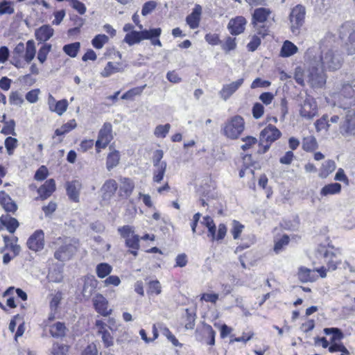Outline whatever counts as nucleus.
Listing matches in <instances>:
<instances>
[{"label": "nucleus", "mask_w": 355, "mask_h": 355, "mask_svg": "<svg viewBox=\"0 0 355 355\" xmlns=\"http://www.w3.org/2000/svg\"><path fill=\"white\" fill-rule=\"evenodd\" d=\"M324 332L327 335H333V340H340L343 338V333L338 328H325Z\"/></svg>", "instance_id": "e2e57ef3"}, {"label": "nucleus", "mask_w": 355, "mask_h": 355, "mask_svg": "<svg viewBox=\"0 0 355 355\" xmlns=\"http://www.w3.org/2000/svg\"><path fill=\"white\" fill-rule=\"evenodd\" d=\"M112 139V125L110 123H105L99 131L95 144L97 152L99 153L101 149L105 148Z\"/></svg>", "instance_id": "f8f14e48"}, {"label": "nucleus", "mask_w": 355, "mask_h": 355, "mask_svg": "<svg viewBox=\"0 0 355 355\" xmlns=\"http://www.w3.org/2000/svg\"><path fill=\"white\" fill-rule=\"evenodd\" d=\"M76 127V122L74 119L70 120L67 123L62 125L60 128L55 130L57 136L63 135Z\"/></svg>", "instance_id": "4c0bfd02"}, {"label": "nucleus", "mask_w": 355, "mask_h": 355, "mask_svg": "<svg viewBox=\"0 0 355 355\" xmlns=\"http://www.w3.org/2000/svg\"><path fill=\"white\" fill-rule=\"evenodd\" d=\"M15 12L13 3L9 1H3L0 3V15H12Z\"/></svg>", "instance_id": "de8ad7c7"}, {"label": "nucleus", "mask_w": 355, "mask_h": 355, "mask_svg": "<svg viewBox=\"0 0 355 355\" xmlns=\"http://www.w3.org/2000/svg\"><path fill=\"white\" fill-rule=\"evenodd\" d=\"M166 164H162L161 166H155L153 171V180L155 183H160L164 179L166 171Z\"/></svg>", "instance_id": "72a5a7b5"}, {"label": "nucleus", "mask_w": 355, "mask_h": 355, "mask_svg": "<svg viewBox=\"0 0 355 355\" xmlns=\"http://www.w3.org/2000/svg\"><path fill=\"white\" fill-rule=\"evenodd\" d=\"M70 5L80 15L85 14L87 10L85 4L78 0H71Z\"/></svg>", "instance_id": "0e129e2a"}, {"label": "nucleus", "mask_w": 355, "mask_h": 355, "mask_svg": "<svg viewBox=\"0 0 355 355\" xmlns=\"http://www.w3.org/2000/svg\"><path fill=\"white\" fill-rule=\"evenodd\" d=\"M260 44L261 38L257 35H253L250 36V41L248 44L247 47L248 51H254Z\"/></svg>", "instance_id": "5fc2aeb1"}, {"label": "nucleus", "mask_w": 355, "mask_h": 355, "mask_svg": "<svg viewBox=\"0 0 355 355\" xmlns=\"http://www.w3.org/2000/svg\"><path fill=\"white\" fill-rule=\"evenodd\" d=\"M0 222L10 233H14L19 226V223L17 219L10 217L8 214L2 215L0 217Z\"/></svg>", "instance_id": "bb28decb"}, {"label": "nucleus", "mask_w": 355, "mask_h": 355, "mask_svg": "<svg viewBox=\"0 0 355 355\" xmlns=\"http://www.w3.org/2000/svg\"><path fill=\"white\" fill-rule=\"evenodd\" d=\"M341 191V185L339 183H331L323 187L320 191V195L327 196L338 194Z\"/></svg>", "instance_id": "c85d7f7f"}, {"label": "nucleus", "mask_w": 355, "mask_h": 355, "mask_svg": "<svg viewBox=\"0 0 355 355\" xmlns=\"http://www.w3.org/2000/svg\"><path fill=\"white\" fill-rule=\"evenodd\" d=\"M125 68V66L120 62H108L101 71V75L105 78L110 77L116 73L123 72Z\"/></svg>", "instance_id": "412c9836"}, {"label": "nucleus", "mask_w": 355, "mask_h": 355, "mask_svg": "<svg viewBox=\"0 0 355 355\" xmlns=\"http://www.w3.org/2000/svg\"><path fill=\"white\" fill-rule=\"evenodd\" d=\"M108 40L109 38L107 35L99 34L92 40V44L94 48L101 49L105 44L107 43Z\"/></svg>", "instance_id": "c03bdc74"}, {"label": "nucleus", "mask_w": 355, "mask_h": 355, "mask_svg": "<svg viewBox=\"0 0 355 355\" xmlns=\"http://www.w3.org/2000/svg\"><path fill=\"white\" fill-rule=\"evenodd\" d=\"M340 134L345 137L355 135V110H349L339 128Z\"/></svg>", "instance_id": "9d476101"}, {"label": "nucleus", "mask_w": 355, "mask_h": 355, "mask_svg": "<svg viewBox=\"0 0 355 355\" xmlns=\"http://www.w3.org/2000/svg\"><path fill=\"white\" fill-rule=\"evenodd\" d=\"M162 33L160 28H153L150 30H144L141 31H132L127 33L124 38V42L132 46L139 43L141 40L152 39V37H159Z\"/></svg>", "instance_id": "0eeeda50"}, {"label": "nucleus", "mask_w": 355, "mask_h": 355, "mask_svg": "<svg viewBox=\"0 0 355 355\" xmlns=\"http://www.w3.org/2000/svg\"><path fill=\"white\" fill-rule=\"evenodd\" d=\"M4 145L8 154L12 155L15 149L17 147L18 140L16 138L8 137L5 139Z\"/></svg>", "instance_id": "37998d69"}, {"label": "nucleus", "mask_w": 355, "mask_h": 355, "mask_svg": "<svg viewBox=\"0 0 355 355\" xmlns=\"http://www.w3.org/2000/svg\"><path fill=\"white\" fill-rule=\"evenodd\" d=\"M51 46L50 44H44L39 50L37 53V59L40 63H44L46 60L47 55L50 52Z\"/></svg>", "instance_id": "8fccbe9b"}, {"label": "nucleus", "mask_w": 355, "mask_h": 355, "mask_svg": "<svg viewBox=\"0 0 355 355\" xmlns=\"http://www.w3.org/2000/svg\"><path fill=\"white\" fill-rule=\"evenodd\" d=\"M55 189V183L53 179L46 180L44 184L38 189V193L41 198H46L49 197Z\"/></svg>", "instance_id": "a878e982"}, {"label": "nucleus", "mask_w": 355, "mask_h": 355, "mask_svg": "<svg viewBox=\"0 0 355 355\" xmlns=\"http://www.w3.org/2000/svg\"><path fill=\"white\" fill-rule=\"evenodd\" d=\"M247 24V20L243 16H238L231 19L228 23L227 28L232 35H239L242 33Z\"/></svg>", "instance_id": "2eb2a0df"}, {"label": "nucleus", "mask_w": 355, "mask_h": 355, "mask_svg": "<svg viewBox=\"0 0 355 355\" xmlns=\"http://www.w3.org/2000/svg\"><path fill=\"white\" fill-rule=\"evenodd\" d=\"M68 107V102L66 99L57 101L51 112H55L59 116L63 114Z\"/></svg>", "instance_id": "09e8293b"}, {"label": "nucleus", "mask_w": 355, "mask_h": 355, "mask_svg": "<svg viewBox=\"0 0 355 355\" xmlns=\"http://www.w3.org/2000/svg\"><path fill=\"white\" fill-rule=\"evenodd\" d=\"M9 101L11 104L17 105L24 102L21 95L18 92H12L9 96Z\"/></svg>", "instance_id": "69168bd1"}, {"label": "nucleus", "mask_w": 355, "mask_h": 355, "mask_svg": "<svg viewBox=\"0 0 355 355\" xmlns=\"http://www.w3.org/2000/svg\"><path fill=\"white\" fill-rule=\"evenodd\" d=\"M97 284L98 282L93 275L85 277L82 294L86 300H89L94 294Z\"/></svg>", "instance_id": "6ab92c4d"}, {"label": "nucleus", "mask_w": 355, "mask_h": 355, "mask_svg": "<svg viewBox=\"0 0 355 355\" xmlns=\"http://www.w3.org/2000/svg\"><path fill=\"white\" fill-rule=\"evenodd\" d=\"M244 129V119L240 116H234L224 123L222 132L226 137L236 139L241 135Z\"/></svg>", "instance_id": "423d86ee"}, {"label": "nucleus", "mask_w": 355, "mask_h": 355, "mask_svg": "<svg viewBox=\"0 0 355 355\" xmlns=\"http://www.w3.org/2000/svg\"><path fill=\"white\" fill-rule=\"evenodd\" d=\"M243 144L241 145V148L243 150L250 149L252 146L257 144V138L251 136H248L242 139Z\"/></svg>", "instance_id": "4d7b16f0"}, {"label": "nucleus", "mask_w": 355, "mask_h": 355, "mask_svg": "<svg viewBox=\"0 0 355 355\" xmlns=\"http://www.w3.org/2000/svg\"><path fill=\"white\" fill-rule=\"evenodd\" d=\"M313 51L305 52L304 60L306 64L305 77L313 88H322L327 81L326 70L322 69L314 60Z\"/></svg>", "instance_id": "f03ea898"}, {"label": "nucleus", "mask_w": 355, "mask_h": 355, "mask_svg": "<svg viewBox=\"0 0 355 355\" xmlns=\"http://www.w3.org/2000/svg\"><path fill=\"white\" fill-rule=\"evenodd\" d=\"M24 60L26 62H31L35 56L36 49L33 40H28L26 44Z\"/></svg>", "instance_id": "2f4dec72"}, {"label": "nucleus", "mask_w": 355, "mask_h": 355, "mask_svg": "<svg viewBox=\"0 0 355 355\" xmlns=\"http://www.w3.org/2000/svg\"><path fill=\"white\" fill-rule=\"evenodd\" d=\"M146 85H144L141 87H137L130 89V90H128V92H126L121 96V99L133 100L135 96H140L142 94V92H143L144 89L146 88Z\"/></svg>", "instance_id": "f704fd0d"}, {"label": "nucleus", "mask_w": 355, "mask_h": 355, "mask_svg": "<svg viewBox=\"0 0 355 355\" xmlns=\"http://www.w3.org/2000/svg\"><path fill=\"white\" fill-rule=\"evenodd\" d=\"M203 224L207 227L209 231L208 236H211V240L214 241L216 238V225L213 219L209 216H205L203 218Z\"/></svg>", "instance_id": "e433bc0d"}, {"label": "nucleus", "mask_w": 355, "mask_h": 355, "mask_svg": "<svg viewBox=\"0 0 355 355\" xmlns=\"http://www.w3.org/2000/svg\"><path fill=\"white\" fill-rule=\"evenodd\" d=\"M125 245L127 247L133 249V250H139V237L137 234H133L132 236L125 239Z\"/></svg>", "instance_id": "603ef678"}, {"label": "nucleus", "mask_w": 355, "mask_h": 355, "mask_svg": "<svg viewBox=\"0 0 355 355\" xmlns=\"http://www.w3.org/2000/svg\"><path fill=\"white\" fill-rule=\"evenodd\" d=\"M80 47V42H74L72 44L64 45L63 47V51L66 54H67L70 57L74 58L77 55Z\"/></svg>", "instance_id": "ea45409f"}, {"label": "nucleus", "mask_w": 355, "mask_h": 355, "mask_svg": "<svg viewBox=\"0 0 355 355\" xmlns=\"http://www.w3.org/2000/svg\"><path fill=\"white\" fill-rule=\"evenodd\" d=\"M201 14L202 7L199 4H196L192 12L186 18L187 24L191 29L197 28L199 26Z\"/></svg>", "instance_id": "aec40b11"}, {"label": "nucleus", "mask_w": 355, "mask_h": 355, "mask_svg": "<svg viewBox=\"0 0 355 355\" xmlns=\"http://www.w3.org/2000/svg\"><path fill=\"white\" fill-rule=\"evenodd\" d=\"M147 293L148 295H158L162 293L161 284L158 280H153L148 282Z\"/></svg>", "instance_id": "79ce46f5"}, {"label": "nucleus", "mask_w": 355, "mask_h": 355, "mask_svg": "<svg viewBox=\"0 0 355 355\" xmlns=\"http://www.w3.org/2000/svg\"><path fill=\"white\" fill-rule=\"evenodd\" d=\"M68 352V347L62 344H54L52 348L53 355H66Z\"/></svg>", "instance_id": "bf43d9fd"}, {"label": "nucleus", "mask_w": 355, "mask_h": 355, "mask_svg": "<svg viewBox=\"0 0 355 355\" xmlns=\"http://www.w3.org/2000/svg\"><path fill=\"white\" fill-rule=\"evenodd\" d=\"M15 122L13 119L5 122V125L2 128L1 132L3 135H12L16 136L15 130Z\"/></svg>", "instance_id": "864d4df0"}, {"label": "nucleus", "mask_w": 355, "mask_h": 355, "mask_svg": "<svg viewBox=\"0 0 355 355\" xmlns=\"http://www.w3.org/2000/svg\"><path fill=\"white\" fill-rule=\"evenodd\" d=\"M298 51V48L293 42L288 40H286L281 49L280 54L282 57L287 58L290 57Z\"/></svg>", "instance_id": "cd10ccee"}, {"label": "nucleus", "mask_w": 355, "mask_h": 355, "mask_svg": "<svg viewBox=\"0 0 355 355\" xmlns=\"http://www.w3.org/2000/svg\"><path fill=\"white\" fill-rule=\"evenodd\" d=\"M112 270V267L107 263H101L96 266V272L97 276L103 279L109 275Z\"/></svg>", "instance_id": "473e14b6"}, {"label": "nucleus", "mask_w": 355, "mask_h": 355, "mask_svg": "<svg viewBox=\"0 0 355 355\" xmlns=\"http://www.w3.org/2000/svg\"><path fill=\"white\" fill-rule=\"evenodd\" d=\"M53 29L49 25L42 26L35 31L36 39L43 42L49 40L53 36Z\"/></svg>", "instance_id": "393cba45"}, {"label": "nucleus", "mask_w": 355, "mask_h": 355, "mask_svg": "<svg viewBox=\"0 0 355 355\" xmlns=\"http://www.w3.org/2000/svg\"><path fill=\"white\" fill-rule=\"evenodd\" d=\"M336 42V35L328 32L318 46L309 48L306 52L313 51L314 60L322 69L328 71H336L341 68L343 63V58L338 51Z\"/></svg>", "instance_id": "f257e3e1"}, {"label": "nucleus", "mask_w": 355, "mask_h": 355, "mask_svg": "<svg viewBox=\"0 0 355 355\" xmlns=\"http://www.w3.org/2000/svg\"><path fill=\"white\" fill-rule=\"evenodd\" d=\"M339 37L344 40L343 49L348 55L355 53V24L352 21L343 23L338 29Z\"/></svg>", "instance_id": "39448f33"}, {"label": "nucleus", "mask_w": 355, "mask_h": 355, "mask_svg": "<svg viewBox=\"0 0 355 355\" xmlns=\"http://www.w3.org/2000/svg\"><path fill=\"white\" fill-rule=\"evenodd\" d=\"M297 277L301 282L306 283L315 281L317 276L314 270L304 266H301L298 268Z\"/></svg>", "instance_id": "5701e85b"}, {"label": "nucleus", "mask_w": 355, "mask_h": 355, "mask_svg": "<svg viewBox=\"0 0 355 355\" xmlns=\"http://www.w3.org/2000/svg\"><path fill=\"white\" fill-rule=\"evenodd\" d=\"M171 129V125L166 123L165 125H159L154 130V135L158 138H164Z\"/></svg>", "instance_id": "a18cd8bd"}, {"label": "nucleus", "mask_w": 355, "mask_h": 355, "mask_svg": "<svg viewBox=\"0 0 355 355\" xmlns=\"http://www.w3.org/2000/svg\"><path fill=\"white\" fill-rule=\"evenodd\" d=\"M315 253L318 257L323 258L328 270H335L339 266H342L345 269L348 268L351 272L355 271L354 268L348 262L342 263L340 257L334 252L328 251L324 245L318 246Z\"/></svg>", "instance_id": "20e7f679"}, {"label": "nucleus", "mask_w": 355, "mask_h": 355, "mask_svg": "<svg viewBox=\"0 0 355 355\" xmlns=\"http://www.w3.org/2000/svg\"><path fill=\"white\" fill-rule=\"evenodd\" d=\"M118 232H119L121 237L125 239L135 234V230L133 227L129 225H124L123 227H119Z\"/></svg>", "instance_id": "13d9d810"}, {"label": "nucleus", "mask_w": 355, "mask_h": 355, "mask_svg": "<svg viewBox=\"0 0 355 355\" xmlns=\"http://www.w3.org/2000/svg\"><path fill=\"white\" fill-rule=\"evenodd\" d=\"M93 304L96 312L103 316H108L112 310L109 308L108 301L101 294H96L93 298Z\"/></svg>", "instance_id": "4468645a"}, {"label": "nucleus", "mask_w": 355, "mask_h": 355, "mask_svg": "<svg viewBox=\"0 0 355 355\" xmlns=\"http://www.w3.org/2000/svg\"><path fill=\"white\" fill-rule=\"evenodd\" d=\"M56 249L54 257L56 259L64 261L70 259L76 252L78 241L73 238L58 237L53 243Z\"/></svg>", "instance_id": "7ed1b4c3"}, {"label": "nucleus", "mask_w": 355, "mask_h": 355, "mask_svg": "<svg viewBox=\"0 0 355 355\" xmlns=\"http://www.w3.org/2000/svg\"><path fill=\"white\" fill-rule=\"evenodd\" d=\"M341 93L345 97L352 98L355 96V79L351 83H345L343 85Z\"/></svg>", "instance_id": "58836bf2"}, {"label": "nucleus", "mask_w": 355, "mask_h": 355, "mask_svg": "<svg viewBox=\"0 0 355 355\" xmlns=\"http://www.w3.org/2000/svg\"><path fill=\"white\" fill-rule=\"evenodd\" d=\"M6 248H9L14 254V257L18 255L20 252L21 248L17 244V239L15 238V242L10 241L8 236L3 237Z\"/></svg>", "instance_id": "49530a36"}, {"label": "nucleus", "mask_w": 355, "mask_h": 355, "mask_svg": "<svg viewBox=\"0 0 355 355\" xmlns=\"http://www.w3.org/2000/svg\"><path fill=\"white\" fill-rule=\"evenodd\" d=\"M270 13L271 12L269 9L260 8L255 9L252 15V24L255 31L261 37H264L268 34V28L261 24L268 19Z\"/></svg>", "instance_id": "1a4fd4ad"}, {"label": "nucleus", "mask_w": 355, "mask_h": 355, "mask_svg": "<svg viewBox=\"0 0 355 355\" xmlns=\"http://www.w3.org/2000/svg\"><path fill=\"white\" fill-rule=\"evenodd\" d=\"M120 160V154L119 152L117 150H113L112 152L110 153L107 157L106 161V167L108 171H110L113 168L116 167Z\"/></svg>", "instance_id": "7c9ffc66"}, {"label": "nucleus", "mask_w": 355, "mask_h": 355, "mask_svg": "<svg viewBox=\"0 0 355 355\" xmlns=\"http://www.w3.org/2000/svg\"><path fill=\"white\" fill-rule=\"evenodd\" d=\"M119 196L123 198L129 197L135 188L133 181L127 178L120 179Z\"/></svg>", "instance_id": "4be33fe9"}, {"label": "nucleus", "mask_w": 355, "mask_h": 355, "mask_svg": "<svg viewBox=\"0 0 355 355\" xmlns=\"http://www.w3.org/2000/svg\"><path fill=\"white\" fill-rule=\"evenodd\" d=\"M336 163L333 160H327L320 168L319 176L322 178H326L330 173L336 169Z\"/></svg>", "instance_id": "c756f323"}, {"label": "nucleus", "mask_w": 355, "mask_h": 355, "mask_svg": "<svg viewBox=\"0 0 355 355\" xmlns=\"http://www.w3.org/2000/svg\"><path fill=\"white\" fill-rule=\"evenodd\" d=\"M28 248L35 252L40 251L44 246V234L42 230H36L27 241Z\"/></svg>", "instance_id": "ddd939ff"}, {"label": "nucleus", "mask_w": 355, "mask_h": 355, "mask_svg": "<svg viewBox=\"0 0 355 355\" xmlns=\"http://www.w3.org/2000/svg\"><path fill=\"white\" fill-rule=\"evenodd\" d=\"M163 151L162 150H157L153 153V166H161L162 164H166L164 161H161L163 158Z\"/></svg>", "instance_id": "052dcab7"}, {"label": "nucleus", "mask_w": 355, "mask_h": 355, "mask_svg": "<svg viewBox=\"0 0 355 355\" xmlns=\"http://www.w3.org/2000/svg\"><path fill=\"white\" fill-rule=\"evenodd\" d=\"M243 78L238 79L230 84L224 85L222 89L219 92L220 96L227 101L233 94H234L243 83Z\"/></svg>", "instance_id": "dca6fc26"}, {"label": "nucleus", "mask_w": 355, "mask_h": 355, "mask_svg": "<svg viewBox=\"0 0 355 355\" xmlns=\"http://www.w3.org/2000/svg\"><path fill=\"white\" fill-rule=\"evenodd\" d=\"M117 189L118 184L114 180L109 179L106 180L101 189L103 200L105 201L110 200L114 196Z\"/></svg>", "instance_id": "a211bd4d"}, {"label": "nucleus", "mask_w": 355, "mask_h": 355, "mask_svg": "<svg viewBox=\"0 0 355 355\" xmlns=\"http://www.w3.org/2000/svg\"><path fill=\"white\" fill-rule=\"evenodd\" d=\"M50 333L53 337H62L65 334V327L63 323L57 322L50 328Z\"/></svg>", "instance_id": "a19ab883"}, {"label": "nucleus", "mask_w": 355, "mask_h": 355, "mask_svg": "<svg viewBox=\"0 0 355 355\" xmlns=\"http://www.w3.org/2000/svg\"><path fill=\"white\" fill-rule=\"evenodd\" d=\"M318 113L317 104L313 98L306 95L300 105V114L305 119H312Z\"/></svg>", "instance_id": "9b49d317"}, {"label": "nucleus", "mask_w": 355, "mask_h": 355, "mask_svg": "<svg viewBox=\"0 0 355 355\" xmlns=\"http://www.w3.org/2000/svg\"><path fill=\"white\" fill-rule=\"evenodd\" d=\"M40 89H33L28 92L26 95V99L31 103H36L38 101Z\"/></svg>", "instance_id": "774afa93"}, {"label": "nucleus", "mask_w": 355, "mask_h": 355, "mask_svg": "<svg viewBox=\"0 0 355 355\" xmlns=\"http://www.w3.org/2000/svg\"><path fill=\"white\" fill-rule=\"evenodd\" d=\"M157 6V2L155 1H149L144 3L141 10V14L146 16L150 14Z\"/></svg>", "instance_id": "680f3d73"}, {"label": "nucleus", "mask_w": 355, "mask_h": 355, "mask_svg": "<svg viewBox=\"0 0 355 355\" xmlns=\"http://www.w3.org/2000/svg\"><path fill=\"white\" fill-rule=\"evenodd\" d=\"M0 204L8 212H15L17 208L15 202L4 191H0Z\"/></svg>", "instance_id": "b1692460"}, {"label": "nucleus", "mask_w": 355, "mask_h": 355, "mask_svg": "<svg viewBox=\"0 0 355 355\" xmlns=\"http://www.w3.org/2000/svg\"><path fill=\"white\" fill-rule=\"evenodd\" d=\"M302 148L305 151H313L318 148L316 139L313 136L305 137L302 141Z\"/></svg>", "instance_id": "c9c22d12"}, {"label": "nucleus", "mask_w": 355, "mask_h": 355, "mask_svg": "<svg viewBox=\"0 0 355 355\" xmlns=\"http://www.w3.org/2000/svg\"><path fill=\"white\" fill-rule=\"evenodd\" d=\"M281 132L274 125L269 124L260 133L261 141L272 143L279 139Z\"/></svg>", "instance_id": "f3484780"}, {"label": "nucleus", "mask_w": 355, "mask_h": 355, "mask_svg": "<svg viewBox=\"0 0 355 355\" xmlns=\"http://www.w3.org/2000/svg\"><path fill=\"white\" fill-rule=\"evenodd\" d=\"M264 112V107L263 105L259 103H256L252 107V114L255 119H259L262 116Z\"/></svg>", "instance_id": "338daca9"}, {"label": "nucleus", "mask_w": 355, "mask_h": 355, "mask_svg": "<svg viewBox=\"0 0 355 355\" xmlns=\"http://www.w3.org/2000/svg\"><path fill=\"white\" fill-rule=\"evenodd\" d=\"M306 8L298 4L292 8L289 15L290 28L293 34L297 35L304 23Z\"/></svg>", "instance_id": "6e6552de"}, {"label": "nucleus", "mask_w": 355, "mask_h": 355, "mask_svg": "<svg viewBox=\"0 0 355 355\" xmlns=\"http://www.w3.org/2000/svg\"><path fill=\"white\" fill-rule=\"evenodd\" d=\"M243 228L244 226L242 224H241L239 221L234 220L232 222V229L231 230V232L234 239H237L239 238L240 234H241Z\"/></svg>", "instance_id": "6e6d98bb"}, {"label": "nucleus", "mask_w": 355, "mask_h": 355, "mask_svg": "<svg viewBox=\"0 0 355 355\" xmlns=\"http://www.w3.org/2000/svg\"><path fill=\"white\" fill-rule=\"evenodd\" d=\"M67 193L71 199H72L74 201H78L79 193L78 190L76 187V182H69L67 184Z\"/></svg>", "instance_id": "3c124183"}]
</instances>
